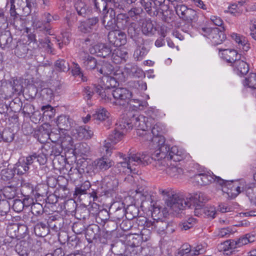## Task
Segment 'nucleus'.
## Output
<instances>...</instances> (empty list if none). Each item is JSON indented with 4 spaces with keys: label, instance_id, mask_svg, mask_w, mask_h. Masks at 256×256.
<instances>
[{
    "label": "nucleus",
    "instance_id": "obj_20",
    "mask_svg": "<svg viewBox=\"0 0 256 256\" xmlns=\"http://www.w3.org/2000/svg\"><path fill=\"white\" fill-rule=\"evenodd\" d=\"M76 137L80 140H88L91 138L94 134L93 131L87 126H80L76 128Z\"/></svg>",
    "mask_w": 256,
    "mask_h": 256
},
{
    "label": "nucleus",
    "instance_id": "obj_46",
    "mask_svg": "<svg viewBox=\"0 0 256 256\" xmlns=\"http://www.w3.org/2000/svg\"><path fill=\"white\" fill-rule=\"evenodd\" d=\"M55 68L56 70L66 72L70 70L68 62L64 60H58L55 62Z\"/></svg>",
    "mask_w": 256,
    "mask_h": 256
},
{
    "label": "nucleus",
    "instance_id": "obj_37",
    "mask_svg": "<svg viewBox=\"0 0 256 256\" xmlns=\"http://www.w3.org/2000/svg\"><path fill=\"white\" fill-rule=\"evenodd\" d=\"M128 54L126 52L122 51L118 48L113 50V62L118 64L122 60H125Z\"/></svg>",
    "mask_w": 256,
    "mask_h": 256
},
{
    "label": "nucleus",
    "instance_id": "obj_56",
    "mask_svg": "<svg viewBox=\"0 0 256 256\" xmlns=\"http://www.w3.org/2000/svg\"><path fill=\"white\" fill-rule=\"evenodd\" d=\"M84 66L86 69H94L96 66V60L95 58L88 56L84 62Z\"/></svg>",
    "mask_w": 256,
    "mask_h": 256
},
{
    "label": "nucleus",
    "instance_id": "obj_45",
    "mask_svg": "<svg viewBox=\"0 0 256 256\" xmlns=\"http://www.w3.org/2000/svg\"><path fill=\"white\" fill-rule=\"evenodd\" d=\"M74 8L78 15L85 16L88 8L85 3L82 0H78L74 4Z\"/></svg>",
    "mask_w": 256,
    "mask_h": 256
},
{
    "label": "nucleus",
    "instance_id": "obj_51",
    "mask_svg": "<svg viewBox=\"0 0 256 256\" xmlns=\"http://www.w3.org/2000/svg\"><path fill=\"white\" fill-rule=\"evenodd\" d=\"M244 84L250 88L256 89V74L255 73L250 74L248 77L246 78Z\"/></svg>",
    "mask_w": 256,
    "mask_h": 256
},
{
    "label": "nucleus",
    "instance_id": "obj_50",
    "mask_svg": "<svg viewBox=\"0 0 256 256\" xmlns=\"http://www.w3.org/2000/svg\"><path fill=\"white\" fill-rule=\"evenodd\" d=\"M110 113L104 108L98 109L94 114V118L102 121L106 120L109 116Z\"/></svg>",
    "mask_w": 256,
    "mask_h": 256
},
{
    "label": "nucleus",
    "instance_id": "obj_25",
    "mask_svg": "<svg viewBox=\"0 0 256 256\" xmlns=\"http://www.w3.org/2000/svg\"><path fill=\"white\" fill-rule=\"evenodd\" d=\"M232 66L234 67V70H236L237 74L240 75L246 74L249 70L248 64L246 62L240 60L239 58L234 62Z\"/></svg>",
    "mask_w": 256,
    "mask_h": 256
},
{
    "label": "nucleus",
    "instance_id": "obj_60",
    "mask_svg": "<svg viewBox=\"0 0 256 256\" xmlns=\"http://www.w3.org/2000/svg\"><path fill=\"white\" fill-rule=\"evenodd\" d=\"M22 110L25 116L30 117L34 112V108L32 104L26 103L24 104Z\"/></svg>",
    "mask_w": 256,
    "mask_h": 256
},
{
    "label": "nucleus",
    "instance_id": "obj_54",
    "mask_svg": "<svg viewBox=\"0 0 256 256\" xmlns=\"http://www.w3.org/2000/svg\"><path fill=\"white\" fill-rule=\"evenodd\" d=\"M96 212L94 213H92L94 216H97L104 222L109 220L110 214L106 210L104 209L99 211L98 208L96 207Z\"/></svg>",
    "mask_w": 256,
    "mask_h": 256
},
{
    "label": "nucleus",
    "instance_id": "obj_2",
    "mask_svg": "<svg viewBox=\"0 0 256 256\" xmlns=\"http://www.w3.org/2000/svg\"><path fill=\"white\" fill-rule=\"evenodd\" d=\"M112 66L110 64H104L100 70V72L103 74L102 78V84H94V91L99 95L102 100L104 102H108L111 101V96H112Z\"/></svg>",
    "mask_w": 256,
    "mask_h": 256
},
{
    "label": "nucleus",
    "instance_id": "obj_6",
    "mask_svg": "<svg viewBox=\"0 0 256 256\" xmlns=\"http://www.w3.org/2000/svg\"><path fill=\"white\" fill-rule=\"evenodd\" d=\"M111 0H94V5L96 8L100 11H103L102 22L105 28L110 30L108 36L112 31V8H109L106 10L108 3H110Z\"/></svg>",
    "mask_w": 256,
    "mask_h": 256
},
{
    "label": "nucleus",
    "instance_id": "obj_31",
    "mask_svg": "<svg viewBox=\"0 0 256 256\" xmlns=\"http://www.w3.org/2000/svg\"><path fill=\"white\" fill-rule=\"evenodd\" d=\"M114 38L115 40L113 45L116 47L120 46L126 42V36L124 32L119 30H113Z\"/></svg>",
    "mask_w": 256,
    "mask_h": 256
},
{
    "label": "nucleus",
    "instance_id": "obj_33",
    "mask_svg": "<svg viewBox=\"0 0 256 256\" xmlns=\"http://www.w3.org/2000/svg\"><path fill=\"white\" fill-rule=\"evenodd\" d=\"M31 212L34 216L31 218L30 222L35 223L36 222V217L35 216H40L44 212V208L40 203H33L31 206Z\"/></svg>",
    "mask_w": 256,
    "mask_h": 256
},
{
    "label": "nucleus",
    "instance_id": "obj_58",
    "mask_svg": "<svg viewBox=\"0 0 256 256\" xmlns=\"http://www.w3.org/2000/svg\"><path fill=\"white\" fill-rule=\"evenodd\" d=\"M8 24V18L4 14V11L0 9V32L6 30Z\"/></svg>",
    "mask_w": 256,
    "mask_h": 256
},
{
    "label": "nucleus",
    "instance_id": "obj_32",
    "mask_svg": "<svg viewBox=\"0 0 256 256\" xmlns=\"http://www.w3.org/2000/svg\"><path fill=\"white\" fill-rule=\"evenodd\" d=\"M57 126L61 131L68 130L70 128V124L68 118L66 116L62 115L58 117L56 120ZM64 133V132H62Z\"/></svg>",
    "mask_w": 256,
    "mask_h": 256
},
{
    "label": "nucleus",
    "instance_id": "obj_53",
    "mask_svg": "<svg viewBox=\"0 0 256 256\" xmlns=\"http://www.w3.org/2000/svg\"><path fill=\"white\" fill-rule=\"evenodd\" d=\"M246 194L251 203L256 206V188L248 187L246 190Z\"/></svg>",
    "mask_w": 256,
    "mask_h": 256
},
{
    "label": "nucleus",
    "instance_id": "obj_23",
    "mask_svg": "<svg viewBox=\"0 0 256 256\" xmlns=\"http://www.w3.org/2000/svg\"><path fill=\"white\" fill-rule=\"evenodd\" d=\"M116 200H113V208L116 209V215L118 219L123 218L125 214V208L124 202H122V197L118 196V198L116 196Z\"/></svg>",
    "mask_w": 256,
    "mask_h": 256
},
{
    "label": "nucleus",
    "instance_id": "obj_39",
    "mask_svg": "<svg viewBox=\"0 0 256 256\" xmlns=\"http://www.w3.org/2000/svg\"><path fill=\"white\" fill-rule=\"evenodd\" d=\"M10 88L12 89L14 94H20L22 92L23 86L20 78L14 79L9 84Z\"/></svg>",
    "mask_w": 256,
    "mask_h": 256
},
{
    "label": "nucleus",
    "instance_id": "obj_24",
    "mask_svg": "<svg viewBox=\"0 0 256 256\" xmlns=\"http://www.w3.org/2000/svg\"><path fill=\"white\" fill-rule=\"evenodd\" d=\"M38 221L36 224L34 226V232L35 234L40 237H44L46 236L48 232V224L46 222Z\"/></svg>",
    "mask_w": 256,
    "mask_h": 256
},
{
    "label": "nucleus",
    "instance_id": "obj_17",
    "mask_svg": "<svg viewBox=\"0 0 256 256\" xmlns=\"http://www.w3.org/2000/svg\"><path fill=\"white\" fill-rule=\"evenodd\" d=\"M110 48L104 44H98L90 48L91 54H96L98 56L105 58L110 54Z\"/></svg>",
    "mask_w": 256,
    "mask_h": 256
},
{
    "label": "nucleus",
    "instance_id": "obj_15",
    "mask_svg": "<svg viewBox=\"0 0 256 256\" xmlns=\"http://www.w3.org/2000/svg\"><path fill=\"white\" fill-rule=\"evenodd\" d=\"M186 198L188 200L190 204H191V207L198 206V208L203 206L204 203L208 200L205 194L200 192L190 194V196Z\"/></svg>",
    "mask_w": 256,
    "mask_h": 256
},
{
    "label": "nucleus",
    "instance_id": "obj_13",
    "mask_svg": "<svg viewBox=\"0 0 256 256\" xmlns=\"http://www.w3.org/2000/svg\"><path fill=\"white\" fill-rule=\"evenodd\" d=\"M45 138L46 140L50 139L52 142L58 141L60 143V146L62 148H69L73 146V140L72 138L68 134H62L58 135L57 140H53L52 139V137L54 135L53 132L48 134V132H45Z\"/></svg>",
    "mask_w": 256,
    "mask_h": 256
},
{
    "label": "nucleus",
    "instance_id": "obj_63",
    "mask_svg": "<svg viewBox=\"0 0 256 256\" xmlns=\"http://www.w3.org/2000/svg\"><path fill=\"white\" fill-rule=\"evenodd\" d=\"M233 188L234 189L232 190V191L234 192H232V194L234 195V196H236L241 192H243L244 191L246 192V190L248 188L246 187L245 182H242L240 184V186H234Z\"/></svg>",
    "mask_w": 256,
    "mask_h": 256
},
{
    "label": "nucleus",
    "instance_id": "obj_10",
    "mask_svg": "<svg viewBox=\"0 0 256 256\" xmlns=\"http://www.w3.org/2000/svg\"><path fill=\"white\" fill-rule=\"evenodd\" d=\"M10 4V9L22 12L23 16L29 15L36 4L32 0H8L7 4Z\"/></svg>",
    "mask_w": 256,
    "mask_h": 256
},
{
    "label": "nucleus",
    "instance_id": "obj_55",
    "mask_svg": "<svg viewBox=\"0 0 256 256\" xmlns=\"http://www.w3.org/2000/svg\"><path fill=\"white\" fill-rule=\"evenodd\" d=\"M90 187V184L88 181L84 182L80 187H76L75 188V194L76 195H82L86 194L87 190Z\"/></svg>",
    "mask_w": 256,
    "mask_h": 256
},
{
    "label": "nucleus",
    "instance_id": "obj_12",
    "mask_svg": "<svg viewBox=\"0 0 256 256\" xmlns=\"http://www.w3.org/2000/svg\"><path fill=\"white\" fill-rule=\"evenodd\" d=\"M210 34L208 35V38L212 41V42L214 45L220 44L225 40L226 37L224 34L225 28H222V30L218 28H207Z\"/></svg>",
    "mask_w": 256,
    "mask_h": 256
},
{
    "label": "nucleus",
    "instance_id": "obj_47",
    "mask_svg": "<svg viewBox=\"0 0 256 256\" xmlns=\"http://www.w3.org/2000/svg\"><path fill=\"white\" fill-rule=\"evenodd\" d=\"M138 210L134 205H129L125 208V214L130 219L138 216Z\"/></svg>",
    "mask_w": 256,
    "mask_h": 256
},
{
    "label": "nucleus",
    "instance_id": "obj_4",
    "mask_svg": "<svg viewBox=\"0 0 256 256\" xmlns=\"http://www.w3.org/2000/svg\"><path fill=\"white\" fill-rule=\"evenodd\" d=\"M153 156L154 158L156 156L158 158H167L175 162H179L184 158V152L182 149H180L176 146L170 148L164 143L154 151Z\"/></svg>",
    "mask_w": 256,
    "mask_h": 256
},
{
    "label": "nucleus",
    "instance_id": "obj_48",
    "mask_svg": "<svg viewBox=\"0 0 256 256\" xmlns=\"http://www.w3.org/2000/svg\"><path fill=\"white\" fill-rule=\"evenodd\" d=\"M196 16V12L194 10L188 8L182 19L188 22H190L194 21Z\"/></svg>",
    "mask_w": 256,
    "mask_h": 256
},
{
    "label": "nucleus",
    "instance_id": "obj_49",
    "mask_svg": "<svg viewBox=\"0 0 256 256\" xmlns=\"http://www.w3.org/2000/svg\"><path fill=\"white\" fill-rule=\"evenodd\" d=\"M47 186L43 184L38 185L34 190V196L37 198L42 197H46L47 196L48 191Z\"/></svg>",
    "mask_w": 256,
    "mask_h": 256
},
{
    "label": "nucleus",
    "instance_id": "obj_9",
    "mask_svg": "<svg viewBox=\"0 0 256 256\" xmlns=\"http://www.w3.org/2000/svg\"><path fill=\"white\" fill-rule=\"evenodd\" d=\"M162 133V126L159 124H156L152 129V138L150 134L147 132H145L144 136L146 140L151 142L152 147L156 150L165 143V138Z\"/></svg>",
    "mask_w": 256,
    "mask_h": 256
},
{
    "label": "nucleus",
    "instance_id": "obj_26",
    "mask_svg": "<svg viewBox=\"0 0 256 256\" xmlns=\"http://www.w3.org/2000/svg\"><path fill=\"white\" fill-rule=\"evenodd\" d=\"M216 182L220 185L224 184L225 182L224 180L214 174H202L201 184L206 185L210 182Z\"/></svg>",
    "mask_w": 256,
    "mask_h": 256
},
{
    "label": "nucleus",
    "instance_id": "obj_40",
    "mask_svg": "<svg viewBox=\"0 0 256 256\" xmlns=\"http://www.w3.org/2000/svg\"><path fill=\"white\" fill-rule=\"evenodd\" d=\"M156 31V29L151 21L147 20L143 22L142 32L144 34L152 36L154 34Z\"/></svg>",
    "mask_w": 256,
    "mask_h": 256
},
{
    "label": "nucleus",
    "instance_id": "obj_8",
    "mask_svg": "<svg viewBox=\"0 0 256 256\" xmlns=\"http://www.w3.org/2000/svg\"><path fill=\"white\" fill-rule=\"evenodd\" d=\"M122 124H120V128L130 129L135 127L138 130L146 131L149 126L148 118L142 115H133L128 120H122Z\"/></svg>",
    "mask_w": 256,
    "mask_h": 256
},
{
    "label": "nucleus",
    "instance_id": "obj_38",
    "mask_svg": "<svg viewBox=\"0 0 256 256\" xmlns=\"http://www.w3.org/2000/svg\"><path fill=\"white\" fill-rule=\"evenodd\" d=\"M20 191L22 194L25 197H30L34 196V190L32 184L28 182H24L22 184Z\"/></svg>",
    "mask_w": 256,
    "mask_h": 256
},
{
    "label": "nucleus",
    "instance_id": "obj_14",
    "mask_svg": "<svg viewBox=\"0 0 256 256\" xmlns=\"http://www.w3.org/2000/svg\"><path fill=\"white\" fill-rule=\"evenodd\" d=\"M10 16L13 18V25L16 29L22 31L26 29L28 32V28H26V21L22 18V12H17L16 10H10Z\"/></svg>",
    "mask_w": 256,
    "mask_h": 256
},
{
    "label": "nucleus",
    "instance_id": "obj_44",
    "mask_svg": "<svg viewBox=\"0 0 256 256\" xmlns=\"http://www.w3.org/2000/svg\"><path fill=\"white\" fill-rule=\"evenodd\" d=\"M2 140L5 142H12L14 137V134L10 128H4L2 132Z\"/></svg>",
    "mask_w": 256,
    "mask_h": 256
},
{
    "label": "nucleus",
    "instance_id": "obj_57",
    "mask_svg": "<svg viewBox=\"0 0 256 256\" xmlns=\"http://www.w3.org/2000/svg\"><path fill=\"white\" fill-rule=\"evenodd\" d=\"M125 73V72H124L121 70H116L113 72V80H115L116 84L125 81L126 76Z\"/></svg>",
    "mask_w": 256,
    "mask_h": 256
},
{
    "label": "nucleus",
    "instance_id": "obj_34",
    "mask_svg": "<svg viewBox=\"0 0 256 256\" xmlns=\"http://www.w3.org/2000/svg\"><path fill=\"white\" fill-rule=\"evenodd\" d=\"M165 171L170 176L174 178H179L184 174L182 168L172 165L166 168Z\"/></svg>",
    "mask_w": 256,
    "mask_h": 256
},
{
    "label": "nucleus",
    "instance_id": "obj_1",
    "mask_svg": "<svg viewBox=\"0 0 256 256\" xmlns=\"http://www.w3.org/2000/svg\"><path fill=\"white\" fill-rule=\"evenodd\" d=\"M154 152L152 154V158L144 154L138 153L136 154H130L128 156L124 157L122 154L118 153L116 156L118 163L114 166V172L116 173L124 172L127 174H136L138 172V166L140 164L146 165L151 162V160L154 159L157 161L156 162V166L160 170H165L166 158H158L156 156H153Z\"/></svg>",
    "mask_w": 256,
    "mask_h": 256
},
{
    "label": "nucleus",
    "instance_id": "obj_29",
    "mask_svg": "<svg viewBox=\"0 0 256 256\" xmlns=\"http://www.w3.org/2000/svg\"><path fill=\"white\" fill-rule=\"evenodd\" d=\"M24 157L20 158L14 166V172L19 175L26 174L29 170V166L24 161Z\"/></svg>",
    "mask_w": 256,
    "mask_h": 256
},
{
    "label": "nucleus",
    "instance_id": "obj_52",
    "mask_svg": "<svg viewBox=\"0 0 256 256\" xmlns=\"http://www.w3.org/2000/svg\"><path fill=\"white\" fill-rule=\"evenodd\" d=\"M10 205L9 202L5 200L0 201V215L2 216H6L10 212Z\"/></svg>",
    "mask_w": 256,
    "mask_h": 256
},
{
    "label": "nucleus",
    "instance_id": "obj_27",
    "mask_svg": "<svg viewBox=\"0 0 256 256\" xmlns=\"http://www.w3.org/2000/svg\"><path fill=\"white\" fill-rule=\"evenodd\" d=\"M90 147L86 142H80L75 146L74 152L80 156H88L90 154Z\"/></svg>",
    "mask_w": 256,
    "mask_h": 256
},
{
    "label": "nucleus",
    "instance_id": "obj_22",
    "mask_svg": "<svg viewBox=\"0 0 256 256\" xmlns=\"http://www.w3.org/2000/svg\"><path fill=\"white\" fill-rule=\"evenodd\" d=\"M98 22V18L97 17H94L88 18L86 22L80 23L78 26L80 30L84 33L89 32L92 29Z\"/></svg>",
    "mask_w": 256,
    "mask_h": 256
},
{
    "label": "nucleus",
    "instance_id": "obj_21",
    "mask_svg": "<svg viewBox=\"0 0 256 256\" xmlns=\"http://www.w3.org/2000/svg\"><path fill=\"white\" fill-rule=\"evenodd\" d=\"M132 95V92L125 88H118L113 90V98L120 101L130 98Z\"/></svg>",
    "mask_w": 256,
    "mask_h": 256
},
{
    "label": "nucleus",
    "instance_id": "obj_35",
    "mask_svg": "<svg viewBox=\"0 0 256 256\" xmlns=\"http://www.w3.org/2000/svg\"><path fill=\"white\" fill-rule=\"evenodd\" d=\"M2 192L6 198L11 200L16 196L17 188L12 185L8 186L4 188Z\"/></svg>",
    "mask_w": 256,
    "mask_h": 256
},
{
    "label": "nucleus",
    "instance_id": "obj_19",
    "mask_svg": "<svg viewBox=\"0 0 256 256\" xmlns=\"http://www.w3.org/2000/svg\"><path fill=\"white\" fill-rule=\"evenodd\" d=\"M18 224H14L12 226H10L8 229V234L10 236L4 240V242L5 244H8V245L12 247L14 246L16 242L18 241Z\"/></svg>",
    "mask_w": 256,
    "mask_h": 256
},
{
    "label": "nucleus",
    "instance_id": "obj_42",
    "mask_svg": "<svg viewBox=\"0 0 256 256\" xmlns=\"http://www.w3.org/2000/svg\"><path fill=\"white\" fill-rule=\"evenodd\" d=\"M32 22L33 26L35 28L39 30L40 31L46 32V33L50 34V29L47 27L46 24L43 20L40 21L36 18H32Z\"/></svg>",
    "mask_w": 256,
    "mask_h": 256
},
{
    "label": "nucleus",
    "instance_id": "obj_36",
    "mask_svg": "<svg viewBox=\"0 0 256 256\" xmlns=\"http://www.w3.org/2000/svg\"><path fill=\"white\" fill-rule=\"evenodd\" d=\"M28 48L26 44L18 41L15 48L14 53L18 57H24L26 54Z\"/></svg>",
    "mask_w": 256,
    "mask_h": 256
},
{
    "label": "nucleus",
    "instance_id": "obj_62",
    "mask_svg": "<svg viewBox=\"0 0 256 256\" xmlns=\"http://www.w3.org/2000/svg\"><path fill=\"white\" fill-rule=\"evenodd\" d=\"M72 229L76 234H82L86 230V227L82 222H76L73 224Z\"/></svg>",
    "mask_w": 256,
    "mask_h": 256
},
{
    "label": "nucleus",
    "instance_id": "obj_18",
    "mask_svg": "<svg viewBox=\"0 0 256 256\" xmlns=\"http://www.w3.org/2000/svg\"><path fill=\"white\" fill-rule=\"evenodd\" d=\"M12 37L9 30L0 32V46L3 50L12 48Z\"/></svg>",
    "mask_w": 256,
    "mask_h": 256
},
{
    "label": "nucleus",
    "instance_id": "obj_7",
    "mask_svg": "<svg viewBox=\"0 0 256 256\" xmlns=\"http://www.w3.org/2000/svg\"><path fill=\"white\" fill-rule=\"evenodd\" d=\"M106 155L94 161L92 164L94 172H98L100 170H106L111 166V160L109 156L112 153V145L111 142H106L104 146Z\"/></svg>",
    "mask_w": 256,
    "mask_h": 256
},
{
    "label": "nucleus",
    "instance_id": "obj_61",
    "mask_svg": "<svg viewBox=\"0 0 256 256\" xmlns=\"http://www.w3.org/2000/svg\"><path fill=\"white\" fill-rule=\"evenodd\" d=\"M233 242H234V240H226L218 246L219 249L220 250H223L224 252L228 251L232 249H234L236 248V247L235 246H233Z\"/></svg>",
    "mask_w": 256,
    "mask_h": 256
},
{
    "label": "nucleus",
    "instance_id": "obj_43",
    "mask_svg": "<svg viewBox=\"0 0 256 256\" xmlns=\"http://www.w3.org/2000/svg\"><path fill=\"white\" fill-rule=\"evenodd\" d=\"M46 224L48 227L55 231H58L60 229L61 226L60 220L58 219L55 216H49Z\"/></svg>",
    "mask_w": 256,
    "mask_h": 256
},
{
    "label": "nucleus",
    "instance_id": "obj_64",
    "mask_svg": "<svg viewBox=\"0 0 256 256\" xmlns=\"http://www.w3.org/2000/svg\"><path fill=\"white\" fill-rule=\"evenodd\" d=\"M24 206V204L22 200L16 199L14 200L12 208L14 212L18 213L22 211Z\"/></svg>",
    "mask_w": 256,
    "mask_h": 256
},
{
    "label": "nucleus",
    "instance_id": "obj_28",
    "mask_svg": "<svg viewBox=\"0 0 256 256\" xmlns=\"http://www.w3.org/2000/svg\"><path fill=\"white\" fill-rule=\"evenodd\" d=\"M256 240V236L254 234H246L239 238L236 240H234L233 246H235L236 248L240 247L248 243L254 242Z\"/></svg>",
    "mask_w": 256,
    "mask_h": 256
},
{
    "label": "nucleus",
    "instance_id": "obj_30",
    "mask_svg": "<svg viewBox=\"0 0 256 256\" xmlns=\"http://www.w3.org/2000/svg\"><path fill=\"white\" fill-rule=\"evenodd\" d=\"M24 220H25L24 222L26 224H22L20 223L18 224V239H20L24 238L28 232V228L26 224H30L29 220V217L27 215H24L23 216Z\"/></svg>",
    "mask_w": 256,
    "mask_h": 256
},
{
    "label": "nucleus",
    "instance_id": "obj_3",
    "mask_svg": "<svg viewBox=\"0 0 256 256\" xmlns=\"http://www.w3.org/2000/svg\"><path fill=\"white\" fill-rule=\"evenodd\" d=\"M166 208L168 212L173 214H178L186 208H191L188 199L180 193H174L166 201Z\"/></svg>",
    "mask_w": 256,
    "mask_h": 256
},
{
    "label": "nucleus",
    "instance_id": "obj_11",
    "mask_svg": "<svg viewBox=\"0 0 256 256\" xmlns=\"http://www.w3.org/2000/svg\"><path fill=\"white\" fill-rule=\"evenodd\" d=\"M33 244V240L30 238L17 241L14 244V250L18 256H28L31 250H35Z\"/></svg>",
    "mask_w": 256,
    "mask_h": 256
},
{
    "label": "nucleus",
    "instance_id": "obj_5",
    "mask_svg": "<svg viewBox=\"0 0 256 256\" xmlns=\"http://www.w3.org/2000/svg\"><path fill=\"white\" fill-rule=\"evenodd\" d=\"M143 220L144 221V228L141 232V238L144 241H146L150 238V230L160 234L164 232L168 227L166 222L160 219L147 220L144 218Z\"/></svg>",
    "mask_w": 256,
    "mask_h": 256
},
{
    "label": "nucleus",
    "instance_id": "obj_59",
    "mask_svg": "<svg viewBox=\"0 0 256 256\" xmlns=\"http://www.w3.org/2000/svg\"><path fill=\"white\" fill-rule=\"evenodd\" d=\"M148 53V50L146 48L142 46V48H138L134 51V58L137 60H141L144 56Z\"/></svg>",
    "mask_w": 256,
    "mask_h": 256
},
{
    "label": "nucleus",
    "instance_id": "obj_41",
    "mask_svg": "<svg viewBox=\"0 0 256 256\" xmlns=\"http://www.w3.org/2000/svg\"><path fill=\"white\" fill-rule=\"evenodd\" d=\"M120 124H122V121L116 124L115 133L113 134V144L120 141L123 137V130L125 128H120Z\"/></svg>",
    "mask_w": 256,
    "mask_h": 256
},
{
    "label": "nucleus",
    "instance_id": "obj_16",
    "mask_svg": "<svg viewBox=\"0 0 256 256\" xmlns=\"http://www.w3.org/2000/svg\"><path fill=\"white\" fill-rule=\"evenodd\" d=\"M219 56L228 62L232 64V65L234 62L240 58L237 52L232 49H219Z\"/></svg>",
    "mask_w": 256,
    "mask_h": 256
}]
</instances>
